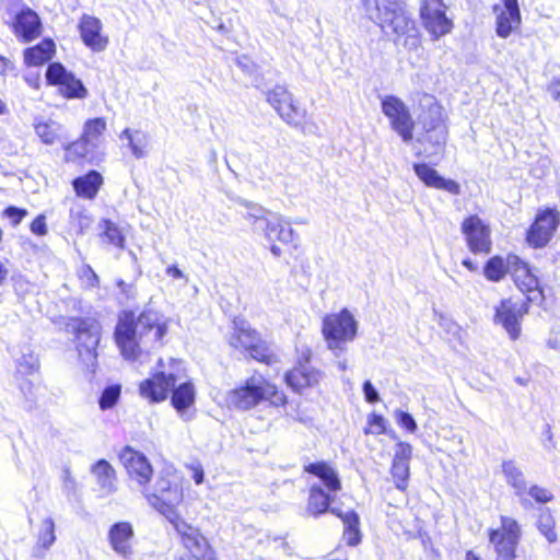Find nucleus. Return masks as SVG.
I'll list each match as a JSON object with an SVG mask.
<instances>
[{
    "label": "nucleus",
    "mask_w": 560,
    "mask_h": 560,
    "mask_svg": "<svg viewBox=\"0 0 560 560\" xmlns=\"http://www.w3.org/2000/svg\"><path fill=\"white\" fill-rule=\"evenodd\" d=\"M166 330V325L152 310H144L138 316L133 311H124L118 317L114 336L122 357L135 361L142 351L160 342Z\"/></svg>",
    "instance_id": "f257e3e1"
},
{
    "label": "nucleus",
    "mask_w": 560,
    "mask_h": 560,
    "mask_svg": "<svg viewBox=\"0 0 560 560\" xmlns=\"http://www.w3.org/2000/svg\"><path fill=\"white\" fill-rule=\"evenodd\" d=\"M375 14L371 19L377 23L382 31L395 35L394 42L398 44L405 37V45L411 40L415 45L418 39V30L410 14L399 0H374Z\"/></svg>",
    "instance_id": "f03ea898"
},
{
    "label": "nucleus",
    "mask_w": 560,
    "mask_h": 560,
    "mask_svg": "<svg viewBox=\"0 0 560 560\" xmlns=\"http://www.w3.org/2000/svg\"><path fill=\"white\" fill-rule=\"evenodd\" d=\"M332 500L334 497L325 492L322 483H313L310 488L306 513L313 517H318L326 512L336 515L343 523V537L347 544L357 546L361 541L359 515L353 510L343 512L338 508H330Z\"/></svg>",
    "instance_id": "7ed1b4c3"
},
{
    "label": "nucleus",
    "mask_w": 560,
    "mask_h": 560,
    "mask_svg": "<svg viewBox=\"0 0 560 560\" xmlns=\"http://www.w3.org/2000/svg\"><path fill=\"white\" fill-rule=\"evenodd\" d=\"M143 495L152 508L168 517L174 514V508L182 502L183 490L178 477L166 470L159 475L153 492L147 489Z\"/></svg>",
    "instance_id": "20e7f679"
},
{
    "label": "nucleus",
    "mask_w": 560,
    "mask_h": 560,
    "mask_svg": "<svg viewBox=\"0 0 560 560\" xmlns=\"http://www.w3.org/2000/svg\"><path fill=\"white\" fill-rule=\"evenodd\" d=\"M322 331L327 341L328 349L335 352H342L345 350L343 345L355 338L358 322L349 310L343 308L339 313L329 314L324 317Z\"/></svg>",
    "instance_id": "39448f33"
},
{
    "label": "nucleus",
    "mask_w": 560,
    "mask_h": 560,
    "mask_svg": "<svg viewBox=\"0 0 560 560\" xmlns=\"http://www.w3.org/2000/svg\"><path fill=\"white\" fill-rule=\"evenodd\" d=\"M67 329L75 336L77 350L82 362L88 368H94L101 335L100 324L90 318H71L67 324Z\"/></svg>",
    "instance_id": "423d86ee"
},
{
    "label": "nucleus",
    "mask_w": 560,
    "mask_h": 560,
    "mask_svg": "<svg viewBox=\"0 0 560 560\" xmlns=\"http://www.w3.org/2000/svg\"><path fill=\"white\" fill-rule=\"evenodd\" d=\"M230 346L236 349H243L248 354L260 362L270 364L272 362V353L268 346L261 340L259 334L244 320H234V334L229 339Z\"/></svg>",
    "instance_id": "0eeeda50"
},
{
    "label": "nucleus",
    "mask_w": 560,
    "mask_h": 560,
    "mask_svg": "<svg viewBox=\"0 0 560 560\" xmlns=\"http://www.w3.org/2000/svg\"><path fill=\"white\" fill-rule=\"evenodd\" d=\"M270 388L261 376L247 378L241 386L231 389L225 395L226 406L235 410H249L268 397Z\"/></svg>",
    "instance_id": "6e6552de"
},
{
    "label": "nucleus",
    "mask_w": 560,
    "mask_h": 560,
    "mask_svg": "<svg viewBox=\"0 0 560 560\" xmlns=\"http://www.w3.org/2000/svg\"><path fill=\"white\" fill-rule=\"evenodd\" d=\"M107 124L102 117L88 119L83 125L82 135L75 141L62 143V148L77 158H86L102 144Z\"/></svg>",
    "instance_id": "1a4fd4ad"
},
{
    "label": "nucleus",
    "mask_w": 560,
    "mask_h": 560,
    "mask_svg": "<svg viewBox=\"0 0 560 560\" xmlns=\"http://www.w3.org/2000/svg\"><path fill=\"white\" fill-rule=\"evenodd\" d=\"M423 133L418 138L420 143L427 144L424 148L428 156L443 151L447 140V127L442 118L439 107L429 108L428 113L421 119Z\"/></svg>",
    "instance_id": "9d476101"
},
{
    "label": "nucleus",
    "mask_w": 560,
    "mask_h": 560,
    "mask_svg": "<svg viewBox=\"0 0 560 560\" xmlns=\"http://www.w3.org/2000/svg\"><path fill=\"white\" fill-rule=\"evenodd\" d=\"M382 112L389 119L390 127L404 142L413 138L415 121L407 105L397 96L387 95L382 100Z\"/></svg>",
    "instance_id": "9b49d317"
},
{
    "label": "nucleus",
    "mask_w": 560,
    "mask_h": 560,
    "mask_svg": "<svg viewBox=\"0 0 560 560\" xmlns=\"http://www.w3.org/2000/svg\"><path fill=\"white\" fill-rule=\"evenodd\" d=\"M45 77L47 83L58 86L60 94L66 98L82 100L89 94L83 82L60 62L49 63Z\"/></svg>",
    "instance_id": "f8f14e48"
},
{
    "label": "nucleus",
    "mask_w": 560,
    "mask_h": 560,
    "mask_svg": "<svg viewBox=\"0 0 560 560\" xmlns=\"http://www.w3.org/2000/svg\"><path fill=\"white\" fill-rule=\"evenodd\" d=\"M560 223L559 212L547 208L537 213L535 221L527 230L526 241L534 248L545 247Z\"/></svg>",
    "instance_id": "ddd939ff"
},
{
    "label": "nucleus",
    "mask_w": 560,
    "mask_h": 560,
    "mask_svg": "<svg viewBox=\"0 0 560 560\" xmlns=\"http://www.w3.org/2000/svg\"><path fill=\"white\" fill-rule=\"evenodd\" d=\"M420 18L424 28L434 38L450 33L453 27L452 21L445 14V7L442 0H422Z\"/></svg>",
    "instance_id": "4468645a"
},
{
    "label": "nucleus",
    "mask_w": 560,
    "mask_h": 560,
    "mask_svg": "<svg viewBox=\"0 0 560 560\" xmlns=\"http://www.w3.org/2000/svg\"><path fill=\"white\" fill-rule=\"evenodd\" d=\"M462 233L474 254H489L492 248L490 230L478 215H469L462 223Z\"/></svg>",
    "instance_id": "2eb2a0df"
},
{
    "label": "nucleus",
    "mask_w": 560,
    "mask_h": 560,
    "mask_svg": "<svg viewBox=\"0 0 560 560\" xmlns=\"http://www.w3.org/2000/svg\"><path fill=\"white\" fill-rule=\"evenodd\" d=\"M120 460L128 471L129 477L138 483L144 493L152 477V466L148 458L140 452L126 446L120 453Z\"/></svg>",
    "instance_id": "dca6fc26"
},
{
    "label": "nucleus",
    "mask_w": 560,
    "mask_h": 560,
    "mask_svg": "<svg viewBox=\"0 0 560 560\" xmlns=\"http://www.w3.org/2000/svg\"><path fill=\"white\" fill-rule=\"evenodd\" d=\"M78 30L83 44L94 52L104 51L108 46V37L102 34L103 24L96 16L83 14Z\"/></svg>",
    "instance_id": "f3484780"
},
{
    "label": "nucleus",
    "mask_w": 560,
    "mask_h": 560,
    "mask_svg": "<svg viewBox=\"0 0 560 560\" xmlns=\"http://www.w3.org/2000/svg\"><path fill=\"white\" fill-rule=\"evenodd\" d=\"M176 382L175 374L156 372L152 377L140 383L139 393L150 402H161L167 398L171 387H174Z\"/></svg>",
    "instance_id": "a211bd4d"
},
{
    "label": "nucleus",
    "mask_w": 560,
    "mask_h": 560,
    "mask_svg": "<svg viewBox=\"0 0 560 560\" xmlns=\"http://www.w3.org/2000/svg\"><path fill=\"white\" fill-rule=\"evenodd\" d=\"M182 535L184 547L190 552L196 560H215L214 550L209 545L207 538L199 529L187 524L183 525V529L177 528Z\"/></svg>",
    "instance_id": "6ab92c4d"
},
{
    "label": "nucleus",
    "mask_w": 560,
    "mask_h": 560,
    "mask_svg": "<svg viewBox=\"0 0 560 560\" xmlns=\"http://www.w3.org/2000/svg\"><path fill=\"white\" fill-rule=\"evenodd\" d=\"M133 527L129 522H117L109 527L108 541L116 555L125 560L133 556Z\"/></svg>",
    "instance_id": "aec40b11"
},
{
    "label": "nucleus",
    "mask_w": 560,
    "mask_h": 560,
    "mask_svg": "<svg viewBox=\"0 0 560 560\" xmlns=\"http://www.w3.org/2000/svg\"><path fill=\"white\" fill-rule=\"evenodd\" d=\"M493 11L497 14V35L506 38L521 24L518 1L503 0L502 4L493 7Z\"/></svg>",
    "instance_id": "412c9836"
},
{
    "label": "nucleus",
    "mask_w": 560,
    "mask_h": 560,
    "mask_svg": "<svg viewBox=\"0 0 560 560\" xmlns=\"http://www.w3.org/2000/svg\"><path fill=\"white\" fill-rule=\"evenodd\" d=\"M521 308L522 305L514 302L512 299L502 300L495 307V323L502 325L513 340L517 339L520 336L518 319L522 317Z\"/></svg>",
    "instance_id": "4be33fe9"
},
{
    "label": "nucleus",
    "mask_w": 560,
    "mask_h": 560,
    "mask_svg": "<svg viewBox=\"0 0 560 560\" xmlns=\"http://www.w3.org/2000/svg\"><path fill=\"white\" fill-rule=\"evenodd\" d=\"M511 275L516 287L528 293V301H537L541 298L542 292L539 289V280L532 272L529 266L517 256V264L512 268Z\"/></svg>",
    "instance_id": "5701e85b"
},
{
    "label": "nucleus",
    "mask_w": 560,
    "mask_h": 560,
    "mask_svg": "<svg viewBox=\"0 0 560 560\" xmlns=\"http://www.w3.org/2000/svg\"><path fill=\"white\" fill-rule=\"evenodd\" d=\"M413 171L419 179L428 187L445 190L452 195L460 194V186L457 182L444 178L436 170L427 163L413 164Z\"/></svg>",
    "instance_id": "b1692460"
},
{
    "label": "nucleus",
    "mask_w": 560,
    "mask_h": 560,
    "mask_svg": "<svg viewBox=\"0 0 560 560\" xmlns=\"http://www.w3.org/2000/svg\"><path fill=\"white\" fill-rule=\"evenodd\" d=\"M13 28L15 35L24 43L37 38L42 33V22L38 14L32 9H25L15 16Z\"/></svg>",
    "instance_id": "393cba45"
},
{
    "label": "nucleus",
    "mask_w": 560,
    "mask_h": 560,
    "mask_svg": "<svg viewBox=\"0 0 560 560\" xmlns=\"http://www.w3.org/2000/svg\"><path fill=\"white\" fill-rule=\"evenodd\" d=\"M501 472L508 486H510L515 495L521 498L523 506L528 505L530 502L524 498L527 492V481L525 474L515 459H503L501 463Z\"/></svg>",
    "instance_id": "a878e982"
},
{
    "label": "nucleus",
    "mask_w": 560,
    "mask_h": 560,
    "mask_svg": "<svg viewBox=\"0 0 560 560\" xmlns=\"http://www.w3.org/2000/svg\"><path fill=\"white\" fill-rule=\"evenodd\" d=\"M172 396L171 404L179 416L185 420H190L191 416L188 415L187 410L194 405L196 390L195 386L190 381L184 382L174 387H171Z\"/></svg>",
    "instance_id": "bb28decb"
},
{
    "label": "nucleus",
    "mask_w": 560,
    "mask_h": 560,
    "mask_svg": "<svg viewBox=\"0 0 560 560\" xmlns=\"http://www.w3.org/2000/svg\"><path fill=\"white\" fill-rule=\"evenodd\" d=\"M291 221L284 220L283 217L272 214L269 225L265 231V235L269 241H280L284 244H292L294 248L298 247L299 235L291 228Z\"/></svg>",
    "instance_id": "cd10ccee"
},
{
    "label": "nucleus",
    "mask_w": 560,
    "mask_h": 560,
    "mask_svg": "<svg viewBox=\"0 0 560 560\" xmlns=\"http://www.w3.org/2000/svg\"><path fill=\"white\" fill-rule=\"evenodd\" d=\"M319 380L320 373L306 365L294 368L285 374L288 386L296 393L318 384Z\"/></svg>",
    "instance_id": "c85d7f7f"
},
{
    "label": "nucleus",
    "mask_w": 560,
    "mask_h": 560,
    "mask_svg": "<svg viewBox=\"0 0 560 560\" xmlns=\"http://www.w3.org/2000/svg\"><path fill=\"white\" fill-rule=\"evenodd\" d=\"M34 129L44 144L52 145L59 142L62 145V143L70 142L65 127L58 121L35 119Z\"/></svg>",
    "instance_id": "c756f323"
},
{
    "label": "nucleus",
    "mask_w": 560,
    "mask_h": 560,
    "mask_svg": "<svg viewBox=\"0 0 560 560\" xmlns=\"http://www.w3.org/2000/svg\"><path fill=\"white\" fill-rule=\"evenodd\" d=\"M517 264V256L510 254L506 258H503L499 255L491 257L488 259L483 267V276L492 282H499L508 273H511L514 265Z\"/></svg>",
    "instance_id": "7c9ffc66"
},
{
    "label": "nucleus",
    "mask_w": 560,
    "mask_h": 560,
    "mask_svg": "<svg viewBox=\"0 0 560 560\" xmlns=\"http://www.w3.org/2000/svg\"><path fill=\"white\" fill-rule=\"evenodd\" d=\"M91 474L103 494L116 491V471L106 459H98L90 468Z\"/></svg>",
    "instance_id": "2f4dec72"
},
{
    "label": "nucleus",
    "mask_w": 560,
    "mask_h": 560,
    "mask_svg": "<svg viewBox=\"0 0 560 560\" xmlns=\"http://www.w3.org/2000/svg\"><path fill=\"white\" fill-rule=\"evenodd\" d=\"M233 201L244 207V211H241V214L253 224L256 231H266L270 220H272V215L267 218L268 211L265 208L241 197L234 198Z\"/></svg>",
    "instance_id": "473e14b6"
},
{
    "label": "nucleus",
    "mask_w": 560,
    "mask_h": 560,
    "mask_svg": "<svg viewBox=\"0 0 560 560\" xmlns=\"http://www.w3.org/2000/svg\"><path fill=\"white\" fill-rule=\"evenodd\" d=\"M55 54V43L50 38L43 39L39 44L24 50V62L28 67L42 66Z\"/></svg>",
    "instance_id": "72a5a7b5"
},
{
    "label": "nucleus",
    "mask_w": 560,
    "mask_h": 560,
    "mask_svg": "<svg viewBox=\"0 0 560 560\" xmlns=\"http://www.w3.org/2000/svg\"><path fill=\"white\" fill-rule=\"evenodd\" d=\"M305 471L318 477L323 485L331 492H336L341 488L338 472L326 462L312 463L305 466Z\"/></svg>",
    "instance_id": "f704fd0d"
},
{
    "label": "nucleus",
    "mask_w": 560,
    "mask_h": 560,
    "mask_svg": "<svg viewBox=\"0 0 560 560\" xmlns=\"http://www.w3.org/2000/svg\"><path fill=\"white\" fill-rule=\"evenodd\" d=\"M102 184L103 177L97 171H90L85 175L74 178L72 182L77 195L86 199H93Z\"/></svg>",
    "instance_id": "c9c22d12"
},
{
    "label": "nucleus",
    "mask_w": 560,
    "mask_h": 560,
    "mask_svg": "<svg viewBox=\"0 0 560 560\" xmlns=\"http://www.w3.org/2000/svg\"><path fill=\"white\" fill-rule=\"evenodd\" d=\"M489 540L494 546L497 560L516 558L515 551L518 540H515V538L504 537L500 529H490Z\"/></svg>",
    "instance_id": "e433bc0d"
},
{
    "label": "nucleus",
    "mask_w": 560,
    "mask_h": 560,
    "mask_svg": "<svg viewBox=\"0 0 560 560\" xmlns=\"http://www.w3.org/2000/svg\"><path fill=\"white\" fill-rule=\"evenodd\" d=\"M273 109L288 125L295 128L302 127V121L305 117L306 110L296 104L292 94L285 103L280 104Z\"/></svg>",
    "instance_id": "4c0bfd02"
},
{
    "label": "nucleus",
    "mask_w": 560,
    "mask_h": 560,
    "mask_svg": "<svg viewBox=\"0 0 560 560\" xmlns=\"http://www.w3.org/2000/svg\"><path fill=\"white\" fill-rule=\"evenodd\" d=\"M93 219L82 205H73L69 212V225L77 234H84L92 225Z\"/></svg>",
    "instance_id": "58836bf2"
},
{
    "label": "nucleus",
    "mask_w": 560,
    "mask_h": 560,
    "mask_svg": "<svg viewBox=\"0 0 560 560\" xmlns=\"http://www.w3.org/2000/svg\"><path fill=\"white\" fill-rule=\"evenodd\" d=\"M56 540L55 523L51 517H46L42 524L37 536V546L34 548V556L42 557L39 549H49Z\"/></svg>",
    "instance_id": "ea45409f"
},
{
    "label": "nucleus",
    "mask_w": 560,
    "mask_h": 560,
    "mask_svg": "<svg viewBox=\"0 0 560 560\" xmlns=\"http://www.w3.org/2000/svg\"><path fill=\"white\" fill-rule=\"evenodd\" d=\"M98 228L103 231L101 236L104 237L107 243L113 244L118 248H124L125 236L117 224L108 219H102L98 223Z\"/></svg>",
    "instance_id": "a19ab883"
},
{
    "label": "nucleus",
    "mask_w": 560,
    "mask_h": 560,
    "mask_svg": "<svg viewBox=\"0 0 560 560\" xmlns=\"http://www.w3.org/2000/svg\"><path fill=\"white\" fill-rule=\"evenodd\" d=\"M392 476L395 480L396 488L405 490L410 475L409 462H394L390 468Z\"/></svg>",
    "instance_id": "79ce46f5"
},
{
    "label": "nucleus",
    "mask_w": 560,
    "mask_h": 560,
    "mask_svg": "<svg viewBox=\"0 0 560 560\" xmlns=\"http://www.w3.org/2000/svg\"><path fill=\"white\" fill-rule=\"evenodd\" d=\"M537 527L550 544L557 540V533L555 532V521L548 510H544L539 514Z\"/></svg>",
    "instance_id": "37998d69"
},
{
    "label": "nucleus",
    "mask_w": 560,
    "mask_h": 560,
    "mask_svg": "<svg viewBox=\"0 0 560 560\" xmlns=\"http://www.w3.org/2000/svg\"><path fill=\"white\" fill-rule=\"evenodd\" d=\"M120 393H121V386L118 384L109 385V386L105 387L100 396V399H98L100 408L102 410H107V409L113 408L117 404V401L120 397Z\"/></svg>",
    "instance_id": "c03bdc74"
},
{
    "label": "nucleus",
    "mask_w": 560,
    "mask_h": 560,
    "mask_svg": "<svg viewBox=\"0 0 560 560\" xmlns=\"http://www.w3.org/2000/svg\"><path fill=\"white\" fill-rule=\"evenodd\" d=\"M16 364L19 373L31 374L38 369V359L33 351L28 350L16 359Z\"/></svg>",
    "instance_id": "a18cd8bd"
},
{
    "label": "nucleus",
    "mask_w": 560,
    "mask_h": 560,
    "mask_svg": "<svg viewBox=\"0 0 560 560\" xmlns=\"http://www.w3.org/2000/svg\"><path fill=\"white\" fill-rule=\"evenodd\" d=\"M291 93L283 85H276L273 89L268 91L267 93V102L271 105L272 108L279 106L282 103H285L289 100Z\"/></svg>",
    "instance_id": "49530a36"
},
{
    "label": "nucleus",
    "mask_w": 560,
    "mask_h": 560,
    "mask_svg": "<svg viewBox=\"0 0 560 560\" xmlns=\"http://www.w3.org/2000/svg\"><path fill=\"white\" fill-rule=\"evenodd\" d=\"M369 427L364 430L365 434H383L386 433V420L383 416L375 412L371 413L368 418Z\"/></svg>",
    "instance_id": "de8ad7c7"
},
{
    "label": "nucleus",
    "mask_w": 560,
    "mask_h": 560,
    "mask_svg": "<svg viewBox=\"0 0 560 560\" xmlns=\"http://www.w3.org/2000/svg\"><path fill=\"white\" fill-rule=\"evenodd\" d=\"M501 533L504 534L506 538H515V540L520 539V526L517 522L509 516H501Z\"/></svg>",
    "instance_id": "09e8293b"
},
{
    "label": "nucleus",
    "mask_w": 560,
    "mask_h": 560,
    "mask_svg": "<svg viewBox=\"0 0 560 560\" xmlns=\"http://www.w3.org/2000/svg\"><path fill=\"white\" fill-rule=\"evenodd\" d=\"M120 139L128 140V147L130 148L135 158L140 159L144 155V152L142 150V141L139 138L133 137L130 129L126 128L120 133Z\"/></svg>",
    "instance_id": "8fccbe9b"
},
{
    "label": "nucleus",
    "mask_w": 560,
    "mask_h": 560,
    "mask_svg": "<svg viewBox=\"0 0 560 560\" xmlns=\"http://www.w3.org/2000/svg\"><path fill=\"white\" fill-rule=\"evenodd\" d=\"M526 494H529L536 502L538 503H548L553 499L552 493L539 486H527V492Z\"/></svg>",
    "instance_id": "3c124183"
},
{
    "label": "nucleus",
    "mask_w": 560,
    "mask_h": 560,
    "mask_svg": "<svg viewBox=\"0 0 560 560\" xmlns=\"http://www.w3.org/2000/svg\"><path fill=\"white\" fill-rule=\"evenodd\" d=\"M396 421L399 427L405 428L407 431L413 433L417 431L418 425L411 413L402 410L396 411Z\"/></svg>",
    "instance_id": "603ef678"
},
{
    "label": "nucleus",
    "mask_w": 560,
    "mask_h": 560,
    "mask_svg": "<svg viewBox=\"0 0 560 560\" xmlns=\"http://www.w3.org/2000/svg\"><path fill=\"white\" fill-rule=\"evenodd\" d=\"M27 210L15 206H9L3 210V215L7 217L13 226H16L27 215Z\"/></svg>",
    "instance_id": "864d4df0"
},
{
    "label": "nucleus",
    "mask_w": 560,
    "mask_h": 560,
    "mask_svg": "<svg viewBox=\"0 0 560 560\" xmlns=\"http://www.w3.org/2000/svg\"><path fill=\"white\" fill-rule=\"evenodd\" d=\"M412 456V446L407 442H398L395 446L394 462H409Z\"/></svg>",
    "instance_id": "5fc2aeb1"
},
{
    "label": "nucleus",
    "mask_w": 560,
    "mask_h": 560,
    "mask_svg": "<svg viewBox=\"0 0 560 560\" xmlns=\"http://www.w3.org/2000/svg\"><path fill=\"white\" fill-rule=\"evenodd\" d=\"M31 232L37 236H44L48 233L45 214H38L31 223Z\"/></svg>",
    "instance_id": "6e6d98bb"
},
{
    "label": "nucleus",
    "mask_w": 560,
    "mask_h": 560,
    "mask_svg": "<svg viewBox=\"0 0 560 560\" xmlns=\"http://www.w3.org/2000/svg\"><path fill=\"white\" fill-rule=\"evenodd\" d=\"M362 390L368 402L375 404L380 400L378 392L371 383V381H365L363 383Z\"/></svg>",
    "instance_id": "4d7b16f0"
},
{
    "label": "nucleus",
    "mask_w": 560,
    "mask_h": 560,
    "mask_svg": "<svg viewBox=\"0 0 560 560\" xmlns=\"http://www.w3.org/2000/svg\"><path fill=\"white\" fill-rule=\"evenodd\" d=\"M63 490L67 495L74 494L77 491V481L68 467L63 469Z\"/></svg>",
    "instance_id": "13d9d810"
},
{
    "label": "nucleus",
    "mask_w": 560,
    "mask_h": 560,
    "mask_svg": "<svg viewBox=\"0 0 560 560\" xmlns=\"http://www.w3.org/2000/svg\"><path fill=\"white\" fill-rule=\"evenodd\" d=\"M266 387L270 388L271 392L268 393V397L265 400H270L271 404L275 406H281L285 404L287 399L282 393H278L276 388L272 385L268 384L267 382Z\"/></svg>",
    "instance_id": "bf43d9fd"
},
{
    "label": "nucleus",
    "mask_w": 560,
    "mask_h": 560,
    "mask_svg": "<svg viewBox=\"0 0 560 560\" xmlns=\"http://www.w3.org/2000/svg\"><path fill=\"white\" fill-rule=\"evenodd\" d=\"M117 287L120 290V293L124 294L127 299H133L136 295V288L132 283H127L124 280L117 281Z\"/></svg>",
    "instance_id": "052dcab7"
},
{
    "label": "nucleus",
    "mask_w": 560,
    "mask_h": 560,
    "mask_svg": "<svg viewBox=\"0 0 560 560\" xmlns=\"http://www.w3.org/2000/svg\"><path fill=\"white\" fill-rule=\"evenodd\" d=\"M236 65L247 73H252L254 71L255 65L254 62L247 58L246 56L238 57L236 59Z\"/></svg>",
    "instance_id": "680f3d73"
},
{
    "label": "nucleus",
    "mask_w": 560,
    "mask_h": 560,
    "mask_svg": "<svg viewBox=\"0 0 560 560\" xmlns=\"http://www.w3.org/2000/svg\"><path fill=\"white\" fill-rule=\"evenodd\" d=\"M166 275L172 277L173 279H184L187 281L186 276L183 273V271L175 265L168 266L166 268Z\"/></svg>",
    "instance_id": "e2e57ef3"
},
{
    "label": "nucleus",
    "mask_w": 560,
    "mask_h": 560,
    "mask_svg": "<svg viewBox=\"0 0 560 560\" xmlns=\"http://www.w3.org/2000/svg\"><path fill=\"white\" fill-rule=\"evenodd\" d=\"M192 479L195 480V482L197 485H201L203 482V478H205V472H203V469L201 466H196L192 468Z\"/></svg>",
    "instance_id": "0e129e2a"
},
{
    "label": "nucleus",
    "mask_w": 560,
    "mask_h": 560,
    "mask_svg": "<svg viewBox=\"0 0 560 560\" xmlns=\"http://www.w3.org/2000/svg\"><path fill=\"white\" fill-rule=\"evenodd\" d=\"M84 272L89 275V283L91 285L94 287L98 283V277L90 266H86Z\"/></svg>",
    "instance_id": "69168bd1"
},
{
    "label": "nucleus",
    "mask_w": 560,
    "mask_h": 560,
    "mask_svg": "<svg viewBox=\"0 0 560 560\" xmlns=\"http://www.w3.org/2000/svg\"><path fill=\"white\" fill-rule=\"evenodd\" d=\"M462 264H463L464 267H466L470 271H477L478 270V266L470 258H465L462 261Z\"/></svg>",
    "instance_id": "338daca9"
},
{
    "label": "nucleus",
    "mask_w": 560,
    "mask_h": 560,
    "mask_svg": "<svg viewBox=\"0 0 560 560\" xmlns=\"http://www.w3.org/2000/svg\"><path fill=\"white\" fill-rule=\"evenodd\" d=\"M9 67H10V61L7 58L0 56V73L1 74L5 73L7 70L9 69Z\"/></svg>",
    "instance_id": "774afa93"
}]
</instances>
